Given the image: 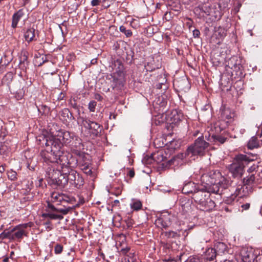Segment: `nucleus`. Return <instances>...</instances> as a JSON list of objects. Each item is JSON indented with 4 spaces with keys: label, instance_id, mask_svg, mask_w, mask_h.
Returning <instances> with one entry per match:
<instances>
[{
    "label": "nucleus",
    "instance_id": "0e129e2a",
    "mask_svg": "<svg viewBox=\"0 0 262 262\" xmlns=\"http://www.w3.org/2000/svg\"><path fill=\"white\" fill-rule=\"evenodd\" d=\"M70 105L73 108H74L75 110L79 109V106L77 105L75 100L70 101Z\"/></svg>",
    "mask_w": 262,
    "mask_h": 262
},
{
    "label": "nucleus",
    "instance_id": "052dcab7",
    "mask_svg": "<svg viewBox=\"0 0 262 262\" xmlns=\"http://www.w3.org/2000/svg\"><path fill=\"white\" fill-rule=\"evenodd\" d=\"M119 79L117 78H113L112 84V87L113 90L117 89V84L119 82Z\"/></svg>",
    "mask_w": 262,
    "mask_h": 262
},
{
    "label": "nucleus",
    "instance_id": "9d476101",
    "mask_svg": "<svg viewBox=\"0 0 262 262\" xmlns=\"http://www.w3.org/2000/svg\"><path fill=\"white\" fill-rule=\"evenodd\" d=\"M82 124L84 128L90 130V133L94 137H97L101 135L103 127L98 123L88 119H83Z\"/></svg>",
    "mask_w": 262,
    "mask_h": 262
},
{
    "label": "nucleus",
    "instance_id": "f704fd0d",
    "mask_svg": "<svg viewBox=\"0 0 262 262\" xmlns=\"http://www.w3.org/2000/svg\"><path fill=\"white\" fill-rule=\"evenodd\" d=\"M64 200V196L62 194L54 192L51 194L50 201L53 203H60Z\"/></svg>",
    "mask_w": 262,
    "mask_h": 262
},
{
    "label": "nucleus",
    "instance_id": "4be33fe9",
    "mask_svg": "<svg viewBox=\"0 0 262 262\" xmlns=\"http://www.w3.org/2000/svg\"><path fill=\"white\" fill-rule=\"evenodd\" d=\"M60 120L64 124H67L74 119L72 114L68 108H65L59 113Z\"/></svg>",
    "mask_w": 262,
    "mask_h": 262
},
{
    "label": "nucleus",
    "instance_id": "603ef678",
    "mask_svg": "<svg viewBox=\"0 0 262 262\" xmlns=\"http://www.w3.org/2000/svg\"><path fill=\"white\" fill-rule=\"evenodd\" d=\"M185 262H202V261L198 256H191Z\"/></svg>",
    "mask_w": 262,
    "mask_h": 262
},
{
    "label": "nucleus",
    "instance_id": "09e8293b",
    "mask_svg": "<svg viewBox=\"0 0 262 262\" xmlns=\"http://www.w3.org/2000/svg\"><path fill=\"white\" fill-rule=\"evenodd\" d=\"M79 167L86 174L91 175L92 173L91 165H86V164H83L82 165H79Z\"/></svg>",
    "mask_w": 262,
    "mask_h": 262
},
{
    "label": "nucleus",
    "instance_id": "ddd939ff",
    "mask_svg": "<svg viewBox=\"0 0 262 262\" xmlns=\"http://www.w3.org/2000/svg\"><path fill=\"white\" fill-rule=\"evenodd\" d=\"M172 217L170 214H162L155 221V225L159 228L166 229L171 225Z\"/></svg>",
    "mask_w": 262,
    "mask_h": 262
},
{
    "label": "nucleus",
    "instance_id": "c03bdc74",
    "mask_svg": "<svg viewBox=\"0 0 262 262\" xmlns=\"http://www.w3.org/2000/svg\"><path fill=\"white\" fill-rule=\"evenodd\" d=\"M142 204L140 201H135L130 204V207L136 211H138L141 209Z\"/></svg>",
    "mask_w": 262,
    "mask_h": 262
},
{
    "label": "nucleus",
    "instance_id": "13d9d810",
    "mask_svg": "<svg viewBox=\"0 0 262 262\" xmlns=\"http://www.w3.org/2000/svg\"><path fill=\"white\" fill-rule=\"evenodd\" d=\"M180 145L178 142L176 140H172L170 142L169 146L171 148L175 149L179 147Z\"/></svg>",
    "mask_w": 262,
    "mask_h": 262
},
{
    "label": "nucleus",
    "instance_id": "f03ea898",
    "mask_svg": "<svg viewBox=\"0 0 262 262\" xmlns=\"http://www.w3.org/2000/svg\"><path fill=\"white\" fill-rule=\"evenodd\" d=\"M251 157L247 155L238 154L233 159L232 162L228 166L229 172L233 178L237 179L238 181L242 178L245 172V167L249 163L257 158V154H251Z\"/></svg>",
    "mask_w": 262,
    "mask_h": 262
},
{
    "label": "nucleus",
    "instance_id": "aec40b11",
    "mask_svg": "<svg viewBox=\"0 0 262 262\" xmlns=\"http://www.w3.org/2000/svg\"><path fill=\"white\" fill-rule=\"evenodd\" d=\"M202 185V182L201 184H195L192 182H189L184 185L182 190V193L186 194H192L193 195L198 190V187H200V185Z\"/></svg>",
    "mask_w": 262,
    "mask_h": 262
},
{
    "label": "nucleus",
    "instance_id": "7ed1b4c3",
    "mask_svg": "<svg viewBox=\"0 0 262 262\" xmlns=\"http://www.w3.org/2000/svg\"><path fill=\"white\" fill-rule=\"evenodd\" d=\"M198 190L193 195H192V199L199 205L201 210L205 211L212 210L215 206L214 202L210 198V194L205 189L203 184L198 187Z\"/></svg>",
    "mask_w": 262,
    "mask_h": 262
},
{
    "label": "nucleus",
    "instance_id": "412c9836",
    "mask_svg": "<svg viewBox=\"0 0 262 262\" xmlns=\"http://www.w3.org/2000/svg\"><path fill=\"white\" fill-rule=\"evenodd\" d=\"M210 16L212 21H215L220 19L222 17V13L220 7L215 5H211L207 16Z\"/></svg>",
    "mask_w": 262,
    "mask_h": 262
},
{
    "label": "nucleus",
    "instance_id": "cd10ccee",
    "mask_svg": "<svg viewBox=\"0 0 262 262\" xmlns=\"http://www.w3.org/2000/svg\"><path fill=\"white\" fill-rule=\"evenodd\" d=\"M48 208L50 209L49 211L55 212L57 213H61L62 214H67L70 211V208H56L50 202H48Z\"/></svg>",
    "mask_w": 262,
    "mask_h": 262
},
{
    "label": "nucleus",
    "instance_id": "6e6d98bb",
    "mask_svg": "<svg viewBox=\"0 0 262 262\" xmlns=\"http://www.w3.org/2000/svg\"><path fill=\"white\" fill-rule=\"evenodd\" d=\"M13 79V74L11 73H8L4 78H3V81H8L7 83H10L11 81H12Z\"/></svg>",
    "mask_w": 262,
    "mask_h": 262
},
{
    "label": "nucleus",
    "instance_id": "423d86ee",
    "mask_svg": "<svg viewBox=\"0 0 262 262\" xmlns=\"http://www.w3.org/2000/svg\"><path fill=\"white\" fill-rule=\"evenodd\" d=\"M42 138L43 141H45L46 149L41 151H47L49 153H53V155L60 153L63 146L61 139L58 137L57 135H49Z\"/></svg>",
    "mask_w": 262,
    "mask_h": 262
},
{
    "label": "nucleus",
    "instance_id": "338daca9",
    "mask_svg": "<svg viewBox=\"0 0 262 262\" xmlns=\"http://www.w3.org/2000/svg\"><path fill=\"white\" fill-rule=\"evenodd\" d=\"M200 32L198 29H194L193 31V36L194 38L199 37Z\"/></svg>",
    "mask_w": 262,
    "mask_h": 262
},
{
    "label": "nucleus",
    "instance_id": "f8f14e48",
    "mask_svg": "<svg viewBox=\"0 0 262 262\" xmlns=\"http://www.w3.org/2000/svg\"><path fill=\"white\" fill-rule=\"evenodd\" d=\"M68 182L78 189L84 185V179L77 171L73 169L68 170Z\"/></svg>",
    "mask_w": 262,
    "mask_h": 262
},
{
    "label": "nucleus",
    "instance_id": "5fc2aeb1",
    "mask_svg": "<svg viewBox=\"0 0 262 262\" xmlns=\"http://www.w3.org/2000/svg\"><path fill=\"white\" fill-rule=\"evenodd\" d=\"M121 192L122 189L119 187H118L112 189L111 193L116 196H118L121 194Z\"/></svg>",
    "mask_w": 262,
    "mask_h": 262
},
{
    "label": "nucleus",
    "instance_id": "3c124183",
    "mask_svg": "<svg viewBox=\"0 0 262 262\" xmlns=\"http://www.w3.org/2000/svg\"><path fill=\"white\" fill-rule=\"evenodd\" d=\"M63 247L60 244H57L54 248V252L56 254H59L63 251Z\"/></svg>",
    "mask_w": 262,
    "mask_h": 262
},
{
    "label": "nucleus",
    "instance_id": "de8ad7c7",
    "mask_svg": "<svg viewBox=\"0 0 262 262\" xmlns=\"http://www.w3.org/2000/svg\"><path fill=\"white\" fill-rule=\"evenodd\" d=\"M7 176L8 179L11 181H15L17 180V173L12 169L7 171Z\"/></svg>",
    "mask_w": 262,
    "mask_h": 262
},
{
    "label": "nucleus",
    "instance_id": "1a4fd4ad",
    "mask_svg": "<svg viewBox=\"0 0 262 262\" xmlns=\"http://www.w3.org/2000/svg\"><path fill=\"white\" fill-rule=\"evenodd\" d=\"M230 191L232 193L230 196L227 197L224 200V203L228 205H232L235 201V199L237 196L243 198L245 195L244 190L242 185H236L234 186V183L232 181L231 186H230Z\"/></svg>",
    "mask_w": 262,
    "mask_h": 262
},
{
    "label": "nucleus",
    "instance_id": "20e7f679",
    "mask_svg": "<svg viewBox=\"0 0 262 262\" xmlns=\"http://www.w3.org/2000/svg\"><path fill=\"white\" fill-rule=\"evenodd\" d=\"M46 172V177L50 179L52 183L60 187H64L68 182V169H55L52 166L43 167Z\"/></svg>",
    "mask_w": 262,
    "mask_h": 262
},
{
    "label": "nucleus",
    "instance_id": "a18cd8bd",
    "mask_svg": "<svg viewBox=\"0 0 262 262\" xmlns=\"http://www.w3.org/2000/svg\"><path fill=\"white\" fill-rule=\"evenodd\" d=\"M119 30L123 33L126 37H130L133 35L132 31L130 30H127L124 26H121Z\"/></svg>",
    "mask_w": 262,
    "mask_h": 262
},
{
    "label": "nucleus",
    "instance_id": "4d7b16f0",
    "mask_svg": "<svg viewBox=\"0 0 262 262\" xmlns=\"http://www.w3.org/2000/svg\"><path fill=\"white\" fill-rule=\"evenodd\" d=\"M258 168V165L253 164L247 169V172L249 173H253L254 171H256Z\"/></svg>",
    "mask_w": 262,
    "mask_h": 262
},
{
    "label": "nucleus",
    "instance_id": "6e6552de",
    "mask_svg": "<svg viewBox=\"0 0 262 262\" xmlns=\"http://www.w3.org/2000/svg\"><path fill=\"white\" fill-rule=\"evenodd\" d=\"M225 178L222 176L221 172L218 170H212L206 173L203 174L201 177L202 184H213L219 181H225Z\"/></svg>",
    "mask_w": 262,
    "mask_h": 262
},
{
    "label": "nucleus",
    "instance_id": "b1692460",
    "mask_svg": "<svg viewBox=\"0 0 262 262\" xmlns=\"http://www.w3.org/2000/svg\"><path fill=\"white\" fill-rule=\"evenodd\" d=\"M255 181V176L253 173L249 174L248 176H246L244 179H242V178L238 181L237 183H235L236 186V185H242L243 187L244 188V185H248L250 186L253 185ZM244 190V189H243Z\"/></svg>",
    "mask_w": 262,
    "mask_h": 262
},
{
    "label": "nucleus",
    "instance_id": "680f3d73",
    "mask_svg": "<svg viewBox=\"0 0 262 262\" xmlns=\"http://www.w3.org/2000/svg\"><path fill=\"white\" fill-rule=\"evenodd\" d=\"M250 207V203H246L244 204H243L241 205V211L243 212L244 210H248Z\"/></svg>",
    "mask_w": 262,
    "mask_h": 262
},
{
    "label": "nucleus",
    "instance_id": "774afa93",
    "mask_svg": "<svg viewBox=\"0 0 262 262\" xmlns=\"http://www.w3.org/2000/svg\"><path fill=\"white\" fill-rule=\"evenodd\" d=\"M100 2V0H92L91 4L92 6H97L99 5Z\"/></svg>",
    "mask_w": 262,
    "mask_h": 262
},
{
    "label": "nucleus",
    "instance_id": "7c9ffc66",
    "mask_svg": "<svg viewBox=\"0 0 262 262\" xmlns=\"http://www.w3.org/2000/svg\"><path fill=\"white\" fill-rule=\"evenodd\" d=\"M259 147V141L255 136L252 137L247 143V147L249 149L257 148Z\"/></svg>",
    "mask_w": 262,
    "mask_h": 262
},
{
    "label": "nucleus",
    "instance_id": "9b49d317",
    "mask_svg": "<svg viewBox=\"0 0 262 262\" xmlns=\"http://www.w3.org/2000/svg\"><path fill=\"white\" fill-rule=\"evenodd\" d=\"M205 189L209 193H213L217 194H222L223 190L226 187V180L219 181L213 184H202Z\"/></svg>",
    "mask_w": 262,
    "mask_h": 262
},
{
    "label": "nucleus",
    "instance_id": "2f4dec72",
    "mask_svg": "<svg viewBox=\"0 0 262 262\" xmlns=\"http://www.w3.org/2000/svg\"><path fill=\"white\" fill-rule=\"evenodd\" d=\"M35 30L33 28L28 29L24 33V37L27 41H32L35 37Z\"/></svg>",
    "mask_w": 262,
    "mask_h": 262
},
{
    "label": "nucleus",
    "instance_id": "864d4df0",
    "mask_svg": "<svg viewBox=\"0 0 262 262\" xmlns=\"http://www.w3.org/2000/svg\"><path fill=\"white\" fill-rule=\"evenodd\" d=\"M97 105V102L94 100L91 101L88 105V108L91 112H94L95 111V107Z\"/></svg>",
    "mask_w": 262,
    "mask_h": 262
},
{
    "label": "nucleus",
    "instance_id": "a211bd4d",
    "mask_svg": "<svg viewBox=\"0 0 262 262\" xmlns=\"http://www.w3.org/2000/svg\"><path fill=\"white\" fill-rule=\"evenodd\" d=\"M210 6L209 3L202 4L194 8V12L200 18L206 17Z\"/></svg>",
    "mask_w": 262,
    "mask_h": 262
},
{
    "label": "nucleus",
    "instance_id": "bf43d9fd",
    "mask_svg": "<svg viewBox=\"0 0 262 262\" xmlns=\"http://www.w3.org/2000/svg\"><path fill=\"white\" fill-rule=\"evenodd\" d=\"M130 250V247L126 246L125 247L121 248L120 252L123 255H126Z\"/></svg>",
    "mask_w": 262,
    "mask_h": 262
},
{
    "label": "nucleus",
    "instance_id": "e433bc0d",
    "mask_svg": "<svg viewBox=\"0 0 262 262\" xmlns=\"http://www.w3.org/2000/svg\"><path fill=\"white\" fill-rule=\"evenodd\" d=\"M231 70L233 71L231 72L232 75H233V72H235V75L236 76H241L243 75L242 72V66L237 61H235L234 63L233 64V69Z\"/></svg>",
    "mask_w": 262,
    "mask_h": 262
},
{
    "label": "nucleus",
    "instance_id": "dca6fc26",
    "mask_svg": "<svg viewBox=\"0 0 262 262\" xmlns=\"http://www.w3.org/2000/svg\"><path fill=\"white\" fill-rule=\"evenodd\" d=\"M77 156L76 159H75V166L77 165H82L86 164V165H91L90 156L88 154H85L82 151H76L75 154Z\"/></svg>",
    "mask_w": 262,
    "mask_h": 262
},
{
    "label": "nucleus",
    "instance_id": "473e14b6",
    "mask_svg": "<svg viewBox=\"0 0 262 262\" xmlns=\"http://www.w3.org/2000/svg\"><path fill=\"white\" fill-rule=\"evenodd\" d=\"M28 53L26 51H23L21 52L20 56V61L19 64L20 66L26 68L27 66H28Z\"/></svg>",
    "mask_w": 262,
    "mask_h": 262
},
{
    "label": "nucleus",
    "instance_id": "6ab92c4d",
    "mask_svg": "<svg viewBox=\"0 0 262 262\" xmlns=\"http://www.w3.org/2000/svg\"><path fill=\"white\" fill-rule=\"evenodd\" d=\"M72 140L68 145L71 148L72 152L75 155L77 151H81V150L83 149V145L81 139L75 135L73 140Z\"/></svg>",
    "mask_w": 262,
    "mask_h": 262
},
{
    "label": "nucleus",
    "instance_id": "0eeeda50",
    "mask_svg": "<svg viewBox=\"0 0 262 262\" xmlns=\"http://www.w3.org/2000/svg\"><path fill=\"white\" fill-rule=\"evenodd\" d=\"M34 226V223L29 222L27 223L20 224L14 227L11 230L12 234V241L20 242L24 237H28L29 229Z\"/></svg>",
    "mask_w": 262,
    "mask_h": 262
},
{
    "label": "nucleus",
    "instance_id": "a19ab883",
    "mask_svg": "<svg viewBox=\"0 0 262 262\" xmlns=\"http://www.w3.org/2000/svg\"><path fill=\"white\" fill-rule=\"evenodd\" d=\"M12 234L11 231L5 230L2 233L0 234V239L3 240L4 239H9L12 241Z\"/></svg>",
    "mask_w": 262,
    "mask_h": 262
},
{
    "label": "nucleus",
    "instance_id": "37998d69",
    "mask_svg": "<svg viewBox=\"0 0 262 262\" xmlns=\"http://www.w3.org/2000/svg\"><path fill=\"white\" fill-rule=\"evenodd\" d=\"M38 110L42 115H48L50 113V108L46 105H41Z\"/></svg>",
    "mask_w": 262,
    "mask_h": 262
},
{
    "label": "nucleus",
    "instance_id": "69168bd1",
    "mask_svg": "<svg viewBox=\"0 0 262 262\" xmlns=\"http://www.w3.org/2000/svg\"><path fill=\"white\" fill-rule=\"evenodd\" d=\"M145 69H146V70L147 71L151 72V71L155 70L156 68L155 67L151 68L150 65V63H147V64L145 66Z\"/></svg>",
    "mask_w": 262,
    "mask_h": 262
},
{
    "label": "nucleus",
    "instance_id": "bb28decb",
    "mask_svg": "<svg viewBox=\"0 0 262 262\" xmlns=\"http://www.w3.org/2000/svg\"><path fill=\"white\" fill-rule=\"evenodd\" d=\"M166 158V157L163 156V152L162 151H159L156 153L152 154L149 160L159 163L163 161Z\"/></svg>",
    "mask_w": 262,
    "mask_h": 262
},
{
    "label": "nucleus",
    "instance_id": "c756f323",
    "mask_svg": "<svg viewBox=\"0 0 262 262\" xmlns=\"http://www.w3.org/2000/svg\"><path fill=\"white\" fill-rule=\"evenodd\" d=\"M217 255L216 251L214 248H209L206 250L205 257L207 260L211 261L215 258Z\"/></svg>",
    "mask_w": 262,
    "mask_h": 262
},
{
    "label": "nucleus",
    "instance_id": "c85d7f7f",
    "mask_svg": "<svg viewBox=\"0 0 262 262\" xmlns=\"http://www.w3.org/2000/svg\"><path fill=\"white\" fill-rule=\"evenodd\" d=\"M23 15L24 13L22 9L19 10L13 15L11 26L13 28H15L17 27L18 22Z\"/></svg>",
    "mask_w": 262,
    "mask_h": 262
},
{
    "label": "nucleus",
    "instance_id": "58836bf2",
    "mask_svg": "<svg viewBox=\"0 0 262 262\" xmlns=\"http://www.w3.org/2000/svg\"><path fill=\"white\" fill-rule=\"evenodd\" d=\"M11 60V57L5 54L1 58L0 64H1L2 66H7Z\"/></svg>",
    "mask_w": 262,
    "mask_h": 262
},
{
    "label": "nucleus",
    "instance_id": "72a5a7b5",
    "mask_svg": "<svg viewBox=\"0 0 262 262\" xmlns=\"http://www.w3.org/2000/svg\"><path fill=\"white\" fill-rule=\"evenodd\" d=\"M234 116V114L232 113L229 108H224L221 112V118L222 119H231Z\"/></svg>",
    "mask_w": 262,
    "mask_h": 262
},
{
    "label": "nucleus",
    "instance_id": "393cba45",
    "mask_svg": "<svg viewBox=\"0 0 262 262\" xmlns=\"http://www.w3.org/2000/svg\"><path fill=\"white\" fill-rule=\"evenodd\" d=\"M214 248L218 255L224 254L227 251V246L223 242H216L214 244Z\"/></svg>",
    "mask_w": 262,
    "mask_h": 262
},
{
    "label": "nucleus",
    "instance_id": "f3484780",
    "mask_svg": "<svg viewBox=\"0 0 262 262\" xmlns=\"http://www.w3.org/2000/svg\"><path fill=\"white\" fill-rule=\"evenodd\" d=\"M57 135L58 137L61 139L62 146H63V145L68 146L71 142V141H72V140H73V138L75 136L74 134L73 133L63 130L59 131Z\"/></svg>",
    "mask_w": 262,
    "mask_h": 262
},
{
    "label": "nucleus",
    "instance_id": "f257e3e1",
    "mask_svg": "<svg viewBox=\"0 0 262 262\" xmlns=\"http://www.w3.org/2000/svg\"><path fill=\"white\" fill-rule=\"evenodd\" d=\"M40 160L43 163V167L53 166V165L58 164L61 170L71 169L75 166V159L71 154L61 150L60 153L53 155L47 151H41L40 152Z\"/></svg>",
    "mask_w": 262,
    "mask_h": 262
},
{
    "label": "nucleus",
    "instance_id": "4468645a",
    "mask_svg": "<svg viewBox=\"0 0 262 262\" xmlns=\"http://www.w3.org/2000/svg\"><path fill=\"white\" fill-rule=\"evenodd\" d=\"M255 255L254 251L252 248H243L240 252L243 262H254Z\"/></svg>",
    "mask_w": 262,
    "mask_h": 262
},
{
    "label": "nucleus",
    "instance_id": "ea45409f",
    "mask_svg": "<svg viewBox=\"0 0 262 262\" xmlns=\"http://www.w3.org/2000/svg\"><path fill=\"white\" fill-rule=\"evenodd\" d=\"M211 138L213 139V141L214 142H219L221 144H223L227 140V137L223 136L222 135H213L211 137Z\"/></svg>",
    "mask_w": 262,
    "mask_h": 262
},
{
    "label": "nucleus",
    "instance_id": "39448f33",
    "mask_svg": "<svg viewBox=\"0 0 262 262\" xmlns=\"http://www.w3.org/2000/svg\"><path fill=\"white\" fill-rule=\"evenodd\" d=\"M209 136L207 137L205 135L201 136L195 140L194 143L190 145L187 149L186 155L189 156H203L205 152L206 149L208 147L209 144L205 140V138L207 140H209Z\"/></svg>",
    "mask_w": 262,
    "mask_h": 262
},
{
    "label": "nucleus",
    "instance_id": "8fccbe9b",
    "mask_svg": "<svg viewBox=\"0 0 262 262\" xmlns=\"http://www.w3.org/2000/svg\"><path fill=\"white\" fill-rule=\"evenodd\" d=\"M115 66L116 67L117 66H118L117 67V69H118V72H121L123 71V69H124V66H123V64L122 62V61L119 60V59H117L115 61Z\"/></svg>",
    "mask_w": 262,
    "mask_h": 262
},
{
    "label": "nucleus",
    "instance_id": "a878e982",
    "mask_svg": "<svg viewBox=\"0 0 262 262\" xmlns=\"http://www.w3.org/2000/svg\"><path fill=\"white\" fill-rule=\"evenodd\" d=\"M42 216L45 219H50L51 220H61L63 218L62 215L59 214L57 212L51 211H48V212L42 213Z\"/></svg>",
    "mask_w": 262,
    "mask_h": 262
},
{
    "label": "nucleus",
    "instance_id": "49530a36",
    "mask_svg": "<svg viewBox=\"0 0 262 262\" xmlns=\"http://www.w3.org/2000/svg\"><path fill=\"white\" fill-rule=\"evenodd\" d=\"M235 61H238L237 57L232 56L226 61V67L230 69H232Z\"/></svg>",
    "mask_w": 262,
    "mask_h": 262
},
{
    "label": "nucleus",
    "instance_id": "e2e57ef3",
    "mask_svg": "<svg viewBox=\"0 0 262 262\" xmlns=\"http://www.w3.org/2000/svg\"><path fill=\"white\" fill-rule=\"evenodd\" d=\"M43 180L42 178H40L38 180V182L36 183V185L37 187L43 188Z\"/></svg>",
    "mask_w": 262,
    "mask_h": 262
},
{
    "label": "nucleus",
    "instance_id": "c9c22d12",
    "mask_svg": "<svg viewBox=\"0 0 262 262\" xmlns=\"http://www.w3.org/2000/svg\"><path fill=\"white\" fill-rule=\"evenodd\" d=\"M181 230H178L177 231H169L163 232L162 233L164 234L168 238H178L181 236Z\"/></svg>",
    "mask_w": 262,
    "mask_h": 262
},
{
    "label": "nucleus",
    "instance_id": "79ce46f5",
    "mask_svg": "<svg viewBox=\"0 0 262 262\" xmlns=\"http://www.w3.org/2000/svg\"><path fill=\"white\" fill-rule=\"evenodd\" d=\"M46 61H47V59L46 56L43 55H39V56H36L35 62L38 66H42Z\"/></svg>",
    "mask_w": 262,
    "mask_h": 262
},
{
    "label": "nucleus",
    "instance_id": "2eb2a0df",
    "mask_svg": "<svg viewBox=\"0 0 262 262\" xmlns=\"http://www.w3.org/2000/svg\"><path fill=\"white\" fill-rule=\"evenodd\" d=\"M173 85L179 91L186 92L190 88L189 82L187 78L184 77L177 78L173 81Z\"/></svg>",
    "mask_w": 262,
    "mask_h": 262
},
{
    "label": "nucleus",
    "instance_id": "4c0bfd02",
    "mask_svg": "<svg viewBox=\"0 0 262 262\" xmlns=\"http://www.w3.org/2000/svg\"><path fill=\"white\" fill-rule=\"evenodd\" d=\"M182 115L181 114H179L176 110L173 111L171 113L170 119L172 123H177L181 120Z\"/></svg>",
    "mask_w": 262,
    "mask_h": 262
},
{
    "label": "nucleus",
    "instance_id": "5701e85b",
    "mask_svg": "<svg viewBox=\"0 0 262 262\" xmlns=\"http://www.w3.org/2000/svg\"><path fill=\"white\" fill-rule=\"evenodd\" d=\"M180 210L184 214L189 215L192 211L191 202L189 200H182L180 202Z\"/></svg>",
    "mask_w": 262,
    "mask_h": 262
}]
</instances>
